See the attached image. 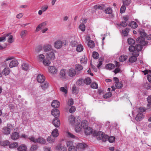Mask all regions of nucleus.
Masks as SVG:
<instances>
[{"label":"nucleus","instance_id":"f257e3e1","mask_svg":"<svg viewBox=\"0 0 151 151\" xmlns=\"http://www.w3.org/2000/svg\"><path fill=\"white\" fill-rule=\"evenodd\" d=\"M52 115L55 117L52 121V124L56 127H58L60 124V122L59 119L58 118L60 115V112L57 109H54L51 111Z\"/></svg>","mask_w":151,"mask_h":151},{"label":"nucleus","instance_id":"774afa93","mask_svg":"<svg viewBox=\"0 0 151 151\" xmlns=\"http://www.w3.org/2000/svg\"><path fill=\"white\" fill-rule=\"evenodd\" d=\"M91 87L93 88H97L98 87L97 84L93 82L91 85Z\"/></svg>","mask_w":151,"mask_h":151},{"label":"nucleus","instance_id":"3c124183","mask_svg":"<svg viewBox=\"0 0 151 151\" xmlns=\"http://www.w3.org/2000/svg\"><path fill=\"white\" fill-rule=\"evenodd\" d=\"M92 56L94 58L97 59L99 58V54L97 52H93L92 53Z\"/></svg>","mask_w":151,"mask_h":151},{"label":"nucleus","instance_id":"aec40b11","mask_svg":"<svg viewBox=\"0 0 151 151\" xmlns=\"http://www.w3.org/2000/svg\"><path fill=\"white\" fill-rule=\"evenodd\" d=\"M27 149L26 146L23 144L20 145L17 148L18 151H26Z\"/></svg>","mask_w":151,"mask_h":151},{"label":"nucleus","instance_id":"a211bd4d","mask_svg":"<svg viewBox=\"0 0 151 151\" xmlns=\"http://www.w3.org/2000/svg\"><path fill=\"white\" fill-rule=\"evenodd\" d=\"M66 70L64 69H61L60 71V75L61 78H65L66 77Z\"/></svg>","mask_w":151,"mask_h":151},{"label":"nucleus","instance_id":"9b49d317","mask_svg":"<svg viewBox=\"0 0 151 151\" xmlns=\"http://www.w3.org/2000/svg\"><path fill=\"white\" fill-rule=\"evenodd\" d=\"M63 43L61 41L58 40L56 41L54 44V46L56 49H60L62 46Z\"/></svg>","mask_w":151,"mask_h":151},{"label":"nucleus","instance_id":"37998d69","mask_svg":"<svg viewBox=\"0 0 151 151\" xmlns=\"http://www.w3.org/2000/svg\"><path fill=\"white\" fill-rule=\"evenodd\" d=\"M85 83L83 79H79L76 82L78 86L83 85Z\"/></svg>","mask_w":151,"mask_h":151},{"label":"nucleus","instance_id":"393cba45","mask_svg":"<svg viewBox=\"0 0 151 151\" xmlns=\"http://www.w3.org/2000/svg\"><path fill=\"white\" fill-rule=\"evenodd\" d=\"M128 56L126 55H121L119 58V60L120 62H123L126 60Z\"/></svg>","mask_w":151,"mask_h":151},{"label":"nucleus","instance_id":"72a5a7b5","mask_svg":"<svg viewBox=\"0 0 151 151\" xmlns=\"http://www.w3.org/2000/svg\"><path fill=\"white\" fill-rule=\"evenodd\" d=\"M105 6L103 4L97 5L94 6V8L95 9H102Z\"/></svg>","mask_w":151,"mask_h":151},{"label":"nucleus","instance_id":"473e14b6","mask_svg":"<svg viewBox=\"0 0 151 151\" xmlns=\"http://www.w3.org/2000/svg\"><path fill=\"white\" fill-rule=\"evenodd\" d=\"M75 126V130L77 132H80L81 131L82 128L83 127L82 122H81V125H76Z\"/></svg>","mask_w":151,"mask_h":151},{"label":"nucleus","instance_id":"79ce46f5","mask_svg":"<svg viewBox=\"0 0 151 151\" xmlns=\"http://www.w3.org/2000/svg\"><path fill=\"white\" fill-rule=\"evenodd\" d=\"M27 30H24L22 31L20 33V36L22 38H23L27 34Z\"/></svg>","mask_w":151,"mask_h":151},{"label":"nucleus","instance_id":"dca6fc26","mask_svg":"<svg viewBox=\"0 0 151 151\" xmlns=\"http://www.w3.org/2000/svg\"><path fill=\"white\" fill-rule=\"evenodd\" d=\"M19 133L16 132L13 133L11 135V138L12 139L15 140L18 139L19 137Z\"/></svg>","mask_w":151,"mask_h":151},{"label":"nucleus","instance_id":"a18cd8bd","mask_svg":"<svg viewBox=\"0 0 151 151\" xmlns=\"http://www.w3.org/2000/svg\"><path fill=\"white\" fill-rule=\"evenodd\" d=\"M75 68L76 70H77L80 71L83 69V67L81 65L78 64L76 65Z\"/></svg>","mask_w":151,"mask_h":151},{"label":"nucleus","instance_id":"8fccbe9b","mask_svg":"<svg viewBox=\"0 0 151 151\" xmlns=\"http://www.w3.org/2000/svg\"><path fill=\"white\" fill-rule=\"evenodd\" d=\"M85 83L86 84H89L91 82V79L89 77L86 78L84 80Z\"/></svg>","mask_w":151,"mask_h":151},{"label":"nucleus","instance_id":"f704fd0d","mask_svg":"<svg viewBox=\"0 0 151 151\" xmlns=\"http://www.w3.org/2000/svg\"><path fill=\"white\" fill-rule=\"evenodd\" d=\"M137 56L135 55H133V56L129 58V60L130 62L133 63L135 62L137 60Z\"/></svg>","mask_w":151,"mask_h":151},{"label":"nucleus","instance_id":"de8ad7c7","mask_svg":"<svg viewBox=\"0 0 151 151\" xmlns=\"http://www.w3.org/2000/svg\"><path fill=\"white\" fill-rule=\"evenodd\" d=\"M7 36H9L8 39V42L10 43H12L13 42V36L12 35H10L9 34H8L6 35Z\"/></svg>","mask_w":151,"mask_h":151},{"label":"nucleus","instance_id":"4c0bfd02","mask_svg":"<svg viewBox=\"0 0 151 151\" xmlns=\"http://www.w3.org/2000/svg\"><path fill=\"white\" fill-rule=\"evenodd\" d=\"M87 59L85 55L83 56L81 58V64H86L87 63Z\"/></svg>","mask_w":151,"mask_h":151},{"label":"nucleus","instance_id":"bf43d9fd","mask_svg":"<svg viewBox=\"0 0 151 151\" xmlns=\"http://www.w3.org/2000/svg\"><path fill=\"white\" fill-rule=\"evenodd\" d=\"M131 2V0H123V3L124 5H128Z\"/></svg>","mask_w":151,"mask_h":151},{"label":"nucleus","instance_id":"6e6d98bb","mask_svg":"<svg viewBox=\"0 0 151 151\" xmlns=\"http://www.w3.org/2000/svg\"><path fill=\"white\" fill-rule=\"evenodd\" d=\"M112 95V93L111 92L106 93L103 96V97L105 99H108Z\"/></svg>","mask_w":151,"mask_h":151},{"label":"nucleus","instance_id":"052dcab7","mask_svg":"<svg viewBox=\"0 0 151 151\" xmlns=\"http://www.w3.org/2000/svg\"><path fill=\"white\" fill-rule=\"evenodd\" d=\"M129 50L130 52H135V47L132 45L130 46L129 48Z\"/></svg>","mask_w":151,"mask_h":151},{"label":"nucleus","instance_id":"cd10ccee","mask_svg":"<svg viewBox=\"0 0 151 151\" xmlns=\"http://www.w3.org/2000/svg\"><path fill=\"white\" fill-rule=\"evenodd\" d=\"M47 142L50 143H54L55 141V139L53 136H49L47 139Z\"/></svg>","mask_w":151,"mask_h":151},{"label":"nucleus","instance_id":"2eb2a0df","mask_svg":"<svg viewBox=\"0 0 151 151\" xmlns=\"http://www.w3.org/2000/svg\"><path fill=\"white\" fill-rule=\"evenodd\" d=\"M60 105V102L57 100H53L51 104V106L52 107L54 108H57Z\"/></svg>","mask_w":151,"mask_h":151},{"label":"nucleus","instance_id":"4be33fe9","mask_svg":"<svg viewBox=\"0 0 151 151\" xmlns=\"http://www.w3.org/2000/svg\"><path fill=\"white\" fill-rule=\"evenodd\" d=\"M128 26L132 28H136L137 27L138 25L136 22L134 21H132L128 25Z\"/></svg>","mask_w":151,"mask_h":151},{"label":"nucleus","instance_id":"69168bd1","mask_svg":"<svg viewBox=\"0 0 151 151\" xmlns=\"http://www.w3.org/2000/svg\"><path fill=\"white\" fill-rule=\"evenodd\" d=\"M60 91L63 92L65 94H66L67 93V88L64 87H62L60 88Z\"/></svg>","mask_w":151,"mask_h":151},{"label":"nucleus","instance_id":"a19ab883","mask_svg":"<svg viewBox=\"0 0 151 151\" xmlns=\"http://www.w3.org/2000/svg\"><path fill=\"white\" fill-rule=\"evenodd\" d=\"M83 46L81 45H79L77 46L76 50L78 52H81L83 50Z\"/></svg>","mask_w":151,"mask_h":151},{"label":"nucleus","instance_id":"58836bf2","mask_svg":"<svg viewBox=\"0 0 151 151\" xmlns=\"http://www.w3.org/2000/svg\"><path fill=\"white\" fill-rule=\"evenodd\" d=\"M88 45L89 47L91 48H94L95 47L94 42L92 40L88 42Z\"/></svg>","mask_w":151,"mask_h":151},{"label":"nucleus","instance_id":"680f3d73","mask_svg":"<svg viewBox=\"0 0 151 151\" xmlns=\"http://www.w3.org/2000/svg\"><path fill=\"white\" fill-rule=\"evenodd\" d=\"M126 9V8L124 5H122L120 9V12L121 13H123L125 11Z\"/></svg>","mask_w":151,"mask_h":151},{"label":"nucleus","instance_id":"c9c22d12","mask_svg":"<svg viewBox=\"0 0 151 151\" xmlns=\"http://www.w3.org/2000/svg\"><path fill=\"white\" fill-rule=\"evenodd\" d=\"M129 32V29H123L122 32V34L124 36L128 35Z\"/></svg>","mask_w":151,"mask_h":151},{"label":"nucleus","instance_id":"5fc2aeb1","mask_svg":"<svg viewBox=\"0 0 151 151\" xmlns=\"http://www.w3.org/2000/svg\"><path fill=\"white\" fill-rule=\"evenodd\" d=\"M146 109L144 107H140L138 108L137 109V111L139 113H143L146 111Z\"/></svg>","mask_w":151,"mask_h":151},{"label":"nucleus","instance_id":"338daca9","mask_svg":"<svg viewBox=\"0 0 151 151\" xmlns=\"http://www.w3.org/2000/svg\"><path fill=\"white\" fill-rule=\"evenodd\" d=\"M72 91L73 93L77 94L78 93V91L76 86H73L72 88Z\"/></svg>","mask_w":151,"mask_h":151},{"label":"nucleus","instance_id":"f3484780","mask_svg":"<svg viewBox=\"0 0 151 151\" xmlns=\"http://www.w3.org/2000/svg\"><path fill=\"white\" fill-rule=\"evenodd\" d=\"M104 134V133L103 132L101 131L99 132L96 134V137L97 139L99 140H101Z\"/></svg>","mask_w":151,"mask_h":151},{"label":"nucleus","instance_id":"9d476101","mask_svg":"<svg viewBox=\"0 0 151 151\" xmlns=\"http://www.w3.org/2000/svg\"><path fill=\"white\" fill-rule=\"evenodd\" d=\"M37 81L40 83H42L45 80V78L42 74H40L38 75L37 77Z\"/></svg>","mask_w":151,"mask_h":151},{"label":"nucleus","instance_id":"0eeeda50","mask_svg":"<svg viewBox=\"0 0 151 151\" xmlns=\"http://www.w3.org/2000/svg\"><path fill=\"white\" fill-rule=\"evenodd\" d=\"M142 46L141 45L137 44L135 46V52L132 53V55H135L136 56H138L139 55V51H140L142 49Z\"/></svg>","mask_w":151,"mask_h":151},{"label":"nucleus","instance_id":"1a4fd4ad","mask_svg":"<svg viewBox=\"0 0 151 151\" xmlns=\"http://www.w3.org/2000/svg\"><path fill=\"white\" fill-rule=\"evenodd\" d=\"M49 72L51 74H56L58 72L57 68L54 66H50L48 68Z\"/></svg>","mask_w":151,"mask_h":151},{"label":"nucleus","instance_id":"20e7f679","mask_svg":"<svg viewBox=\"0 0 151 151\" xmlns=\"http://www.w3.org/2000/svg\"><path fill=\"white\" fill-rule=\"evenodd\" d=\"M28 138L31 141L34 143H38L42 144H45L46 142L45 139L42 137H39L37 139H36L34 137H31Z\"/></svg>","mask_w":151,"mask_h":151},{"label":"nucleus","instance_id":"f03ea898","mask_svg":"<svg viewBox=\"0 0 151 151\" xmlns=\"http://www.w3.org/2000/svg\"><path fill=\"white\" fill-rule=\"evenodd\" d=\"M137 32L141 36L139 37L137 39V43H139L142 45H145L147 44V42L145 41V37L147 35L144 29H138Z\"/></svg>","mask_w":151,"mask_h":151},{"label":"nucleus","instance_id":"7ed1b4c3","mask_svg":"<svg viewBox=\"0 0 151 151\" xmlns=\"http://www.w3.org/2000/svg\"><path fill=\"white\" fill-rule=\"evenodd\" d=\"M83 127L84 129V132L86 135H89L91 133L92 129L88 127V122L86 120H83L82 121Z\"/></svg>","mask_w":151,"mask_h":151},{"label":"nucleus","instance_id":"7c9ffc66","mask_svg":"<svg viewBox=\"0 0 151 151\" xmlns=\"http://www.w3.org/2000/svg\"><path fill=\"white\" fill-rule=\"evenodd\" d=\"M81 122L80 118L79 116L75 117V125H79Z\"/></svg>","mask_w":151,"mask_h":151},{"label":"nucleus","instance_id":"412c9836","mask_svg":"<svg viewBox=\"0 0 151 151\" xmlns=\"http://www.w3.org/2000/svg\"><path fill=\"white\" fill-rule=\"evenodd\" d=\"M51 135L54 137H57L58 136L59 133L58 129L56 128L54 129L51 133Z\"/></svg>","mask_w":151,"mask_h":151},{"label":"nucleus","instance_id":"b1692460","mask_svg":"<svg viewBox=\"0 0 151 151\" xmlns=\"http://www.w3.org/2000/svg\"><path fill=\"white\" fill-rule=\"evenodd\" d=\"M45 56L42 54H41L38 55L37 57V59L40 62H43V60H45Z\"/></svg>","mask_w":151,"mask_h":151},{"label":"nucleus","instance_id":"ea45409f","mask_svg":"<svg viewBox=\"0 0 151 151\" xmlns=\"http://www.w3.org/2000/svg\"><path fill=\"white\" fill-rule=\"evenodd\" d=\"M118 27L120 28L125 27L127 26V24L125 21H122L120 23L117 24Z\"/></svg>","mask_w":151,"mask_h":151},{"label":"nucleus","instance_id":"6ab92c4d","mask_svg":"<svg viewBox=\"0 0 151 151\" xmlns=\"http://www.w3.org/2000/svg\"><path fill=\"white\" fill-rule=\"evenodd\" d=\"M11 71V70L8 67L5 68L2 71V73L5 76L9 75Z\"/></svg>","mask_w":151,"mask_h":151},{"label":"nucleus","instance_id":"e2e57ef3","mask_svg":"<svg viewBox=\"0 0 151 151\" xmlns=\"http://www.w3.org/2000/svg\"><path fill=\"white\" fill-rule=\"evenodd\" d=\"M62 147L61 143H60L55 146V149L56 150H59Z\"/></svg>","mask_w":151,"mask_h":151},{"label":"nucleus","instance_id":"c756f323","mask_svg":"<svg viewBox=\"0 0 151 151\" xmlns=\"http://www.w3.org/2000/svg\"><path fill=\"white\" fill-rule=\"evenodd\" d=\"M10 144L9 142L7 140L3 141H0V145L5 146L9 145Z\"/></svg>","mask_w":151,"mask_h":151},{"label":"nucleus","instance_id":"864d4df0","mask_svg":"<svg viewBox=\"0 0 151 151\" xmlns=\"http://www.w3.org/2000/svg\"><path fill=\"white\" fill-rule=\"evenodd\" d=\"M22 68L23 70H27L29 68L28 65L27 64L23 63L22 65Z\"/></svg>","mask_w":151,"mask_h":151},{"label":"nucleus","instance_id":"603ef678","mask_svg":"<svg viewBox=\"0 0 151 151\" xmlns=\"http://www.w3.org/2000/svg\"><path fill=\"white\" fill-rule=\"evenodd\" d=\"M115 86L116 88H122L123 86L122 83L121 82H116L115 84Z\"/></svg>","mask_w":151,"mask_h":151},{"label":"nucleus","instance_id":"13d9d810","mask_svg":"<svg viewBox=\"0 0 151 151\" xmlns=\"http://www.w3.org/2000/svg\"><path fill=\"white\" fill-rule=\"evenodd\" d=\"M41 86L43 89H45L48 88V84L47 83H45L44 84H42Z\"/></svg>","mask_w":151,"mask_h":151},{"label":"nucleus","instance_id":"0e129e2a","mask_svg":"<svg viewBox=\"0 0 151 151\" xmlns=\"http://www.w3.org/2000/svg\"><path fill=\"white\" fill-rule=\"evenodd\" d=\"M43 63L44 65L46 66H48L50 63V61L49 60H43Z\"/></svg>","mask_w":151,"mask_h":151},{"label":"nucleus","instance_id":"bb28decb","mask_svg":"<svg viewBox=\"0 0 151 151\" xmlns=\"http://www.w3.org/2000/svg\"><path fill=\"white\" fill-rule=\"evenodd\" d=\"M18 143L16 142H14L9 145V148H15L18 146Z\"/></svg>","mask_w":151,"mask_h":151},{"label":"nucleus","instance_id":"6e6552de","mask_svg":"<svg viewBox=\"0 0 151 151\" xmlns=\"http://www.w3.org/2000/svg\"><path fill=\"white\" fill-rule=\"evenodd\" d=\"M76 74V70L73 68H70L67 71V74L68 76L70 77L74 76Z\"/></svg>","mask_w":151,"mask_h":151},{"label":"nucleus","instance_id":"c03bdc74","mask_svg":"<svg viewBox=\"0 0 151 151\" xmlns=\"http://www.w3.org/2000/svg\"><path fill=\"white\" fill-rule=\"evenodd\" d=\"M77 147L74 145L70 146L68 147V151H76Z\"/></svg>","mask_w":151,"mask_h":151},{"label":"nucleus","instance_id":"09e8293b","mask_svg":"<svg viewBox=\"0 0 151 151\" xmlns=\"http://www.w3.org/2000/svg\"><path fill=\"white\" fill-rule=\"evenodd\" d=\"M108 140L110 143H113L114 142L115 140V137L113 136H110L108 137Z\"/></svg>","mask_w":151,"mask_h":151},{"label":"nucleus","instance_id":"39448f33","mask_svg":"<svg viewBox=\"0 0 151 151\" xmlns=\"http://www.w3.org/2000/svg\"><path fill=\"white\" fill-rule=\"evenodd\" d=\"M14 129V126L11 124H8L6 127H4L2 129V131L6 135L10 134L11 130Z\"/></svg>","mask_w":151,"mask_h":151},{"label":"nucleus","instance_id":"a878e982","mask_svg":"<svg viewBox=\"0 0 151 151\" xmlns=\"http://www.w3.org/2000/svg\"><path fill=\"white\" fill-rule=\"evenodd\" d=\"M47 24V21L43 22L38 25L36 28H41L45 27Z\"/></svg>","mask_w":151,"mask_h":151},{"label":"nucleus","instance_id":"c85d7f7f","mask_svg":"<svg viewBox=\"0 0 151 151\" xmlns=\"http://www.w3.org/2000/svg\"><path fill=\"white\" fill-rule=\"evenodd\" d=\"M51 47H52L51 45L46 44L44 46L43 49L45 51H48L51 50Z\"/></svg>","mask_w":151,"mask_h":151},{"label":"nucleus","instance_id":"2f4dec72","mask_svg":"<svg viewBox=\"0 0 151 151\" xmlns=\"http://www.w3.org/2000/svg\"><path fill=\"white\" fill-rule=\"evenodd\" d=\"M66 133L67 136L68 137L75 139L78 138L76 136L69 132H67Z\"/></svg>","mask_w":151,"mask_h":151},{"label":"nucleus","instance_id":"e433bc0d","mask_svg":"<svg viewBox=\"0 0 151 151\" xmlns=\"http://www.w3.org/2000/svg\"><path fill=\"white\" fill-rule=\"evenodd\" d=\"M75 117L73 115L70 116L69 118V121L71 124H75Z\"/></svg>","mask_w":151,"mask_h":151},{"label":"nucleus","instance_id":"4d7b16f0","mask_svg":"<svg viewBox=\"0 0 151 151\" xmlns=\"http://www.w3.org/2000/svg\"><path fill=\"white\" fill-rule=\"evenodd\" d=\"M128 42L129 45H132L134 44L135 41L134 40L131 38H129L128 39Z\"/></svg>","mask_w":151,"mask_h":151},{"label":"nucleus","instance_id":"423d86ee","mask_svg":"<svg viewBox=\"0 0 151 151\" xmlns=\"http://www.w3.org/2000/svg\"><path fill=\"white\" fill-rule=\"evenodd\" d=\"M56 50H52L51 52H47L46 55L47 59L51 60H53L55 59V53L56 52Z\"/></svg>","mask_w":151,"mask_h":151},{"label":"nucleus","instance_id":"4468645a","mask_svg":"<svg viewBox=\"0 0 151 151\" xmlns=\"http://www.w3.org/2000/svg\"><path fill=\"white\" fill-rule=\"evenodd\" d=\"M144 116L142 113L137 114L135 117V120L137 122H139L144 118Z\"/></svg>","mask_w":151,"mask_h":151},{"label":"nucleus","instance_id":"ddd939ff","mask_svg":"<svg viewBox=\"0 0 151 151\" xmlns=\"http://www.w3.org/2000/svg\"><path fill=\"white\" fill-rule=\"evenodd\" d=\"M76 146L77 148L78 149L83 150L87 146V145L86 144L84 143H78Z\"/></svg>","mask_w":151,"mask_h":151},{"label":"nucleus","instance_id":"5701e85b","mask_svg":"<svg viewBox=\"0 0 151 151\" xmlns=\"http://www.w3.org/2000/svg\"><path fill=\"white\" fill-rule=\"evenodd\" d=\"M115 66L114 64L109 63L107 64L105 66V68L107 70H111L115 67Z\"/></svg>","mask_w":151,"mask_h":151},{"label":"nucleus","instance_id":"49530a36","mask_svg":"<svg viewBox=\"0 0 151 151\" xmlns=\"http://www.w3.org/2000/svg\"><path fill=\"white\" fill-rule=\"evenodd\" d=\"M112 11V10L110 7H108L105 10V12L106 14H111Z\"/></svg>","mask_w":151,"mask_h":151},{"label":"nucleus","instance_id":"f8f14e48","mask_svg":"<svg viewBox=\"0 0 151 151\" xmlns=\"http://www.w3.org/2000/svg\"><path fill=\"white\" fill-rule=\"evenodd\" d=\"M18 63L17 60H12L9 64V67L10 68L16 67L18 65Z\"/></svg>","mask_w":151,"mask_h":151}]
</instances>
